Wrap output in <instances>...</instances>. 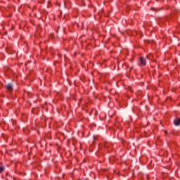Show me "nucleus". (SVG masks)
<instances>
[{
	"instance_id": "obj_1",
	"label": "nucleus",
	"mask_w": 180,
	"mask_h": 180,
	"mask_svg": "<svg viewBox=\"0 0 180 180\" xmlns=\"http://www.w3.org/2000/svg\"><path fill=\"white\" fill-rule=\"evenodd\" d=\"M139 65L140 67H144L146 65L147 63L146 62V58L141 57L139 58Z\"/></svg>"
},
{
	"instance_id": "obj_2",
	"label": "nucleus",
	"mask_w": 180,
	"mask_h": 180,
	"mask_svg": "<svg viewBox=\"0 0 180 180\" xmlns=\"http://www.w3.org/2000/svg\"><path fill=\"white\" fill-rule=\"evenodd\" d=\"M174 124L175 126H179L180 124V118H176L174 120Z\"/></svg>"
},
{
	"instance_id": "obj_3",
	"label": "nucleus",
	"mask_w": 180,
	"mask_h": 180,
	"mask_svg": "<svg viewBox=\"0 0 180 180\" xmlns=\"http://www.w3.org/2000/svg\"><path fill=\"white\" fill-rule=\"evenodd\" d=\"M6 89H8V91H12V89H13V88L12 87V85L8 84L6 86Z\"/></svg>"
},
{
	"instance_id": "obj_4",
	"label": "nucleus",
	"mask_w": 180,
	"mask_h": 180,
	"mask_svg": "<svg viewBox=\"0 0 180 180\" xmlns=\"http://www.w3.org/2000/svg\"><path fill=\"white\" fill-rule=\"evenodd\" d=\"M4 167H0V174H1V172H4Z\"/></svg>"
},
{
	"instance_id": "obj_5",
	"label": "nucleus",
	"mask_w": 180,
	"mask_h": 180,
	"mask_svg": "<svg viewBox=\"0 0 180 180\" xmlns=\"http://www.w3.org/2000/svg\"><path fill=\"white\" fill-rule=\"evenodd\" d=\"M165 134H167V131H165Z\"/></svg>"
}]
</instances>
